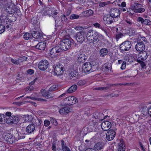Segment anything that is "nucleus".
Listing matches in <instances>:
<instances>
[{"label":"nucleus","mask_w":151,"mask_h":151,"mask_svg":"<svg viewBox=\"0 0 151 151\" xmlns=\"http://www.w3.org/2000/svg\"><path fill=\"white\" fill-rule=\"evenodd\" d=\"M74 41L73 40L66 39L63 40L61 42L60 48L63 51H65L69 49L71 46L72 44H73Z\"/></svg>","instance_id":"1"},{"label":"nucleus","mask_w":151,"mask_h":151,"mask_svg":"<svg viewBox=\"0 0 151 151\" xmlns=\"http://www.w3.org/2000/svg\"><path fill=\"white\" fill-rule=\"evenodd\" d=\"M132 46V43L131 41H126L120 45V49L121 51H127L130 50Z\"/></svg>","instance_id":"2"},{"label":"nucleus","mask_w":151,"mask_h":151,"mask_svg":"<svg viewBox=\"0 0 151 151\" xmlns=\"http://www.w3.org/2000/svg\"><path fill=\"white\" fill-rule=\"evenodd\" d=\"M64 71V67L63 65L60 63L57 64L54 70L55 74L57 76L62 75Z\"/></svg>","instance_id":"3"},{"label":"nucleus","mask_w":151,"mask_h":151,"mask_svg":"<svg viewBox=\"0 0 151 151\" xmlns=\"http://www.w3.org/2000/svg\"><path fill=\"white\" fill-rule=\"evenodd\" d=\"M86 37V33L84 31H81L77 33L76 39L77 41L82 43L85 41Z\"/></svg>","instance_id":"4"},{"label":"nucleus","mask_w":151,"mask_h":151,"mask_svg":"<svg viewBox=\"0 0 151 151\" xmlns=\"http://www.w3.org/2000/svg\"><path fill=\"white\" fill-rule=\"evenodd\" d=\"M49 64V63L47 60H42L38 63V68L40 70L44 71L47 68Z\"/></svg>","instance_id":"5"},{"label":"nucleus","mask_w":151,"mask_h":151,"mask_svg":"<svg viewBox=\"0 0 151 151\" xmlns=\"http://www.w3.org/2000/svg\"><path fill=\"white\" fill-rule=\"evenodd\" d=\"M67 103V104L68 105H73L78 101L77 98L73 96H70L66 98L65 99Z\"/></svg>","instance_id":"6"},{"label":"nucleus","mask_w":151,"mask_h":151,"mask_svg":"<svg viewBox=\"0 0 151 151\" xmlns=\"http://www.w3.org/2000/svg\"><path fill=\"white\" fill-rule=\"evenodd\" d=\"M145 44L142 41L138 40L135 46L136 50L139 52L143 51L145 49Z\"/></svg>","instance_id":"7"},{"label":"nucleus","mask_w":151,"mask_h":151,"mask_svg":"<svg viewBox=\"0 0 151 151\" xmlns=\"http://www.w3.org/2000/svg\"><path fill=\"white\" fill-rule=\"evenodd\" d=\"M109 13L110 16L114 18H116L119 17L120 12L119 9L113 8L110 10Z\"/></svg>","instance_id":"8"},{"label":"nucleus","mask_w":151,"mask_h":151,"mask_svg":"<svg viewBox=\"0 0 151 151\" xmlns=\"http://www.w3.org/2000/svg\"><path fill=\"white\" fill-rule=\"evenodd\" d=\"M61 50L60 47L56 46L51 49L50 52V55H52V57H55L58 55Z\"/></svg>","instance_id":"9"},{"label":"nucleus","mask_w":151,"mask_h":151,"mask_svg":"<svg viewBox=\"0 0 151 151\" xmlns=\"http://www.w3.org/2000/svg\"><path fill=\"white\" fill-rule=\"evenodd\" d=\"M35 126L33 123L29 124L26 128V131L27 134H31L33 133L36 130Z\"/></svg>","instance_id":"10"},{"label":"nucleus","mask_w":151,"mask_h":151,"mask_svg":"<svg viewBox=\"0 0 151 151\" xmlns=\"http://www.w3.org/2000/svg\"><path fill=\"white\" fill-rule=\"evenodd\" d=\"M92 64L90 62H87L84 63L82 66L83 71L84 73L91 72Z\"/></svg>","instance_id":"11"},{"label":"nucleus","mask_w":151,"mask_h":151,"mask_svg":"<svg viewBox=\"0 0 151 151\" xmlns=\"http://www.w3.org/2000/svg\"><path fill=\"white\" fill-rule=\"evenodd\" d=\"M95 32L93 29L89 30L86 33V38L88 42L91 43L93 42V40L94 37Z\"/></svg>","instance_id":"12"},{"label":"nucleus","mask_w":151,"mask_h":151,"mask_svg":"<svg viewBox=\"0 0 151 151\" xmlns=\"http://www.w3.org/2000/svg\"><path fill=\"white\" fill-rule=\"evenodd\" d=\"M116 132L113 129L108 131L106 134V139L108 141L112 140L115 137Z\"/></svg>","instance_id":"13"},{"label":"nucleus","mask_w":151,"mask_h":151,"mask_svg":"<svg viewBox=\"0 0 151 151\" xmlns=\"http://www.w3.org/2000/svg\"><path fill=\"white\" fill-rule=\"evenodd\" d=\"M68 74L69 78L72 80H75L78 75V70H73L69 71Z\"/></svg>","instance_id":"14"},{"label":"nucleus","mask_w":151,"mask_h":151,"mask_svg":"<svg viewBox=\"0 0 151 151\" xmlns=\"http://www.w3.org/2000/svg\"><path fill=\"white\" fill-rule=\"evenodd\" d=\"M102 129L105 131L108 130L111 127V124L110 122L108 121L103 122L101 124Z\"/></svg>","instance_id":"15"},{"label":"nucleus","mask_w":151,"mask_h":151,"mask_svg":"<svg viewBox=\"0 0 151 151\" xmlns=\"http://www.w3.org/2000/svg\"><path fill=\"white\" fill-rule=\"evenodd\" d=\"M32 37L36 39H41L42 37V34L36 29L35 30L31 33Z\"/></svg>","instance_id":"16"},{"label":"nucleus","mask_w":151,"mask_h":151,"mask_svg":"<svg viewBox=\"0 0 151 151\" xmlns=\"http://www.w3.org/2000/svg\"><path fill=\"white\" fill-rule=\"evenodd\" d=\"M137 22H140L142 24L150 25H151V22L149 19H144L143 18L139 17L137 19Z\"/></svg>","instance_id":"17"},{"label":"nucleus","mask_w":151,"mask_h":151,"mask_svg":"<svg viewBox=\"0 0 151 151\" xmlns=\"http://www.w3.org/2000/svg\"><path fill=\"white\" fill-rule=\"evenodd\" d=\"M5 137H6V141L9 143L12 144L15 142L14 137L11 133L7 134L6 135Z\"/></svg>","instance_id":"18"},{"label":"nucleus","mask_w":151,"mask_h":151,"mask_svg":"<svg viewBox=\"0 0 151 151\" xmlns=\"http://www.w3.org/2000/svg\"><path fill=\"white\" fill-rule=\"evenodd\" d=\"M18 117L13 116L10 117V118H9L6 122H7V123L9 124H15L18 122Z\"/></svg>","instance_id":"19"},{"label":"nucleus","mask_w":151,"mask_h":151,"mask_svg":"<svg viewBox=\"0 0 151 151\" xmlns=\"http://www.w3.org/2000/svg\"><path fill=\"white\" fill-rule=\"evenodd\" d=\"M87 57L84 54L79 55L77 57V61L78 62L82 63L85 62L87 59Z\"/></svg>","instance_id":"20"},{"label":"nucleus","mask_w":151,"mask_h":151,"mask_svg":"<svg viewBox=\"0 0 151 151\" xmlns=\"http://www.w3.org/2000/svg\"><path fill=\"white\" fill-rule=\"evenodd\" d=\"M138 55L140 58V59L144 60L147 58L148 56V54L146 51H143L142 52H140Z\"/></svg>","instance_id":"21"},{"label":"nucleus","mask_w":151,"mask_h":151,"mask_svg":"<svg viewBox=\"0 0 151 151\" xmlns=\"http://www.w3.org/2000/svg\"><path fill=\"white\" fill-rule=\"evenodd\" d=\"M70 108L66 106L62 108L59 111L60 113L62 115H66L70 112Z\"/></svg>","instance_id":"22"},{"label":"nucleus","mask_w":151,"mask_h":151,"mask_svg":"<svg viewBox=\"0 0 151 151\" xmlns=\"http://www.w3.org/2000/svg\"><path fill=\"white\" fill-rule=\"evenodd\" d=\"M35 47L39 50H43L45 48L46 43L44 41L40 42L35 46Z\"/></svg>","instance_id":"23"},{"label":"nucleus","mask_w":151,"mask_h":151,"mask_svg":"<svg viewBox=\"0 0 151 151\" xmlns=\"http://www.w3.org/2000/svg\"><path fill=\"white\" fill-rule=\"evenodd\" d=\"M93 13V12L91 9H88L82 12L80 15L81 16L84 17H89L92 15Z\"/></svg>","instance_id":"24"},{"label":"nucleus","mask_w":151,"mask_h":151,"mask_svg":"<svg viewBox=\"0 0 151 151\" xmlns=\"http://www.w3.org/2000/svg\"><path fill=\"white\" fill-rule=\"evenodd\" d=\"M118 151H125L126 147L123 141H121L117 146Z\"/></svg>","instance_id":"25"},{"label":"nucleus","mask_w":151,"mask_h":151,"mask_svg":"<svg viewBox=\"0 0 151 151\" xmlns=\"http://www.w3.org/2000/svg\"><path fill=\"white\" fill-rule=\"evenodd\" d=\"M33 121V122L32 123L34 124L35 126V128L36 129H40L41 128V123L42 122V121L41 119H34Z\"/></svg>","instance_id":"26"},{"label":"nucleus","mask_w":151,"mask_h":151,"mask_svg":"<svg viewBox=\"0 0 151 151\" xmlns=\"http://www.w3.org/2000/svg\"><path fill=\"white\" fill-rule=\"evenodd\" d=\"M104 38L103 36L98 32L95 31L94 37L93 40V42L94 41V40H99L103 39Z\"/></svg>","instance_id":"27"},{"label":"nucleus","mask_w":151,"mask_h":151,"mask_svg":"<svg viewBox=\"0 0 151 151\" xmlns=\"http://www.w3.org/2000/svg\"><path fill=\"white\" fill-rule=\"evenodd\" d=\"M104 146V143L101 142L97 143L94 146L95 149L96 150H101L103 148Z\"/></svg>","instance_id":"28"},{"label":"nucleus","mask_w":151,"mask_h":151,"mask_svg":"<svg viewBox=\"0 0 151 151\" xmlns=\"http://www.w3.org/2000/svg\"><path fill=\"white\" fill-rule=\"evenodd\" d=\"M93 25L95 27L101 29L106 34H107L106 30L103 25H101L100 24L98 23H93Z\"/></svg>","instance_id":"29"},{"label":"nucleus","mask_w":151,"mask_h":151,"mask_svg":"<svg viewBox=\"0 0 151 151\" xmlns=\"http://www.w3.org/2000/svg\"><path fill=\"white\" fill-rule=\"evenodd\" d=\"M103 115L102 113L97 111L94 113L93 115V118L95 119H98L101 120L102 119H101L102 118V116Z\"/></svg>","instance_id":"30"},{"label":"nucleus","mask_w":151,"mask_h":151,"mask_svg":"<svg viewBox=\"0 0 151 151\" xmlns=\"http://www.w3.org/2000/svg\"><path fill=\"white\" fill-rule=\"evenodd\" d=\"M111 65L109 63H107L104 64L103 66V69L105 72H109L110 69Z\"/></svg>","instance_id":"31"},{"label":"nucleus","mask_w":151,"mask_h":151,"mask_svg":"<svg viewBox=\"0 0 151 151\" xmlns=\"http://www.w3.org/2000/svg\"><path fill=\"white\" fill-rule=\"evenodd\" d=\"M99 52L101 56L104 57L107 55L108 53V50L105 48H102L100 50Z\"/></svg>","instance_id":"32"},{"label":"nucleus","mask_w":151,"mask_h":151,"mask_svg":"<svg viewBox=\"0 0 151 151\" xmlns=\"http://www.w3.org/2000/svg\"><path fill=\"white\" fill-rule=\"evenodd\" d=\"M106 19V22L107 24H111L113 22L114 18L110 15L108 17L105 18Z\"/></svg>","instance_id":"33"},{"label":"nucleus","mask_w":151,"mask_h":151,"mask_svg":"<svg viewBox=\"0 0 151 151\" xmlns=\"http://www.w3.org/2000/svg\"><path fill=\"white\" fill-rule=\"evenodd\" d=\"M77 88V85H73L67 90V92L69 93H73L75 91Z\"/></svg>","instance_id":"34"},{"label":"nucleus","mask_w":151,"mask_h":151,"mask_svg":"<svg viewBox=\"0 0 151 151\" xmlns=\"http://www.w3.org/2000/svg\"><path fill=\"white\" fill-rule=\"evenodd\" d=\"M148 109L145 105L144 106L142 107V111H141V113L142 114V116H145L147 115Z\"/></svg>","instance_id":"35"},{"label":"nucleus","mask_w":151,"mask_h":151,"mask_svg":"<svg viewBox=\"0 0 151 151\" xmlns=\"http://www.w3.org/2000/svg\"><path fill=\"white\" fill-rule=\"evenodd\" d=\"M25 121L26 122H33V120H34L33 117L29 115H26L24 117Z\"/></svg>","instance_id":"36"},{"label":"nucleus","mask_w":151,"mask_h":151,"mask_svg":"<svg viewBox=\"0 0 151 151\" xmlns=\"http://www.w3.org/2000/svg\"><path fill=\"white\" fill-rule=\"evenodd\" d=\"M92 68L91 70V72L96 71L98 70V65L95 63L92 62Z\"/></svg>","instance_id":"37"},{"label":"nucleus","mask_w":151,"mask_h":151,"mask_svg":"<svg viewBox=\"0 0 151 151\" xmlns=\"http://www.w3.org/2000/svg\"><path fill=\"white\" fill-rule=\"evenodd\" d=\"M6 11L10 14H13L15 12V11L14 9L9 6L6 8Z\"/></svg>","instance_id":"38"},{"label":"nucleus","mask_w":151,"mask_h":151,"mask_svg":"<svg viewBox=\"0 0 151 151\" xmlns=\"http://www.w3.org/2000/svg\"><path fill=\"white\" fill-rule=\"evenodd\" d=\"M51 94V93L49 90L47 91H43L42 92V95L43 96L45 97H48L47 98H48V97L49 96H50V94Z\"/></svg>","instance_id":"39"},{"label":"nucleus","mask_w":151,"mask_h":151,"mask_svg":"<svg viewBox=\"0 0 151 151\" xmlns=\"http://www.w3.org/2000/svg\"><path fill=\"white\" fill-rule=\"evenodd\" d=\"M32 35H30L29 33L26 32L23 36V38L25 40L29 39L30 38H31Z\"/></svg>","instance_id":"40"},{"label":"nucleus","mask_w":151,"mask_h":151,"mask_svg":"<svg viewBox=\"0 0 151 151\" xmlns=\"http://www.w3.org/2000/svg\"><path fill=\"white\" fill-rule=\"evenodd\" d=\"M97 123L96 121V119L93 117L92 119H91L89 123L90 125L92 126H94Z\"/></svg>","instance_id":"41"},{"label":"nucleus","mask_w":151,"mask_h":151,"mask_svg":"<svg viewBox=\"0 0 151 151\" xmlns=\"http://www.w3.org/2000/svg\"><path fill=\"white\" fill-rule=\"evenodd\" d=\"M102 42L101 40H94V41L91 42L92 43H93L95 46L97 47L99 45H100Z\"/></svg>","instance_id":"42"},{"label":"nucleus","mask_w":151,"mask_h":151,"mask_svg":"<svg viewBox=\"0 0 151 151\" xmlns=\"http://www.w3.org/2000/svg\"><path fill=\"white\" fill-rule=\"evenodd\" d=\"M86 81L84 80H79L77 83L78 86H82L86 84Z\"/></svg>","instance_id":"43"},{"label":"nucleus","mask_w":151,"mask_h":151,"mask_svg":"<svg viewBox=\"0 0 151 151\" xmlns=\"http://www.w3.org/2000/svg\"><path fill=\"white\" fill-rule=\"evenodd\" d=\"M123 34L121 33H117L115 34V38L117 41L121 38L122 37Z\"/></svg>","instance_id":"44"},{"label":"nucleus","mask_w":151,"mask_h":151,"mask_svg":"<svg viewBox=\"0 0 151 151\" xmlns=\"http://www.w3.org/2000/svg\"><path fill=\"white\" fill-rule=\"evenodd\" d=\"M145 11V9L144 8H138L137 9L134 10V12L136 13H142L144 12Z\"/></svg>","instance_id":"45"},{"label":"nucleus","mask_w":151,"mask_h":151,"mask_svg":"<svg viewBox=\"0 0 151 151\" xmlns=\"http://www.w3.org/2000/svg\"><path fill=\"white\" fill-rule=\"evenodd\" d=\"M95 90H108L109 89V87H97L96 88H94Z\"/></svg>","instance_id":"46"},{"label":"nucleus","mask_w":151,"mask_h":151,"mask_svg":"<svg viewBox=\"0 0 151 151\" xmlns=\"http://www.w3.org/2000/svg\"><path fill=\"white\" fill-rule=\"evenodd\" d=\"M141 5L138 3H136L134 4L133 6V9L134 10L137 9L138 8H141Z\"/></svg>","instance_id":"47"},{"label":"nucleus","mask_w":151,"mask_h":151,"mask_svg":"<svg viewBox=\"0 0 151 151\" xmlns=\"http://www.w3.org/2000/svg\"><path fill=\"white\" fill-rule=\"evenodd\" d=\"M110 1H107L106 2H101L99 4V6L101 7H103L106 5H108L110 3Z\"/></svg>","instance_id":"48"},{"label":"nucleus","mask_w":151,"mask_h":151,"mask_svg":"<svg viewBox=\"0 0 151 151\" xmlns=\"http://www.w3.org/2000/svg\"><path fill=\"white\" fill-rule=\"evenodd\" d=\"M79 16L76 14H72L70 16V19H78Z\"/></svg>","instance_id":"49"},{"label":"nucleus","mask_w":151,"mask_h":151,"mask_svg":"<svg viewBox=\"0 0 151 151\" xmlns=\"http://www.w3.org/2000/svg\"><path fill=\"white\" fill-rule=\"evenodd\" d=\"M5 27L4 25L0 24V34L3 33L5 30Z\"/></svg>","instance_id":"50"},{"label":"nucleus","mask_w":151,"mask_h":151,"mask_svg":"<svg viewBox=\"0 0 151 151\" xmlns=\"http://www.w3.org/2000/svg\"><path fill=\"white\" fill-rule=\"evenodd\" d=\"M57 88L55 85H53L50 87L49 89V91L50 92L56 90Z\"/></svg>","instance_id":"51"},{"label":"nucleus","mask_w":151,"mask_h":151,"mask_svg":"<svg viewBox=\"0 0 151 151\" xmlns=\"http://www.w3.org/2000/svg\"><path fill=\"white\" fill-rule=\"evenodd\" d=\"M52 149L53 151H56V147L55 143L53 142L52 144Z\"/></svg>","instance_id":"52"},{"label":"nucleus","mask_w":151,"mask_h":151,"mask_svg":"<svg viewBox=\"0 0 151 151\" xmlns=\"http://www.w3.org/2000/svg\"><path fill=\"white\" fill-rule=\"evenodd\" d=\"M138 62L141 65V66L143 68H145L146 67V65L145 63L143 61H140V60H138Z\"/></svg>","instance_id":"53"},{"label":"nucleus","mask_w":151,"mask_h":151,"mask_svg":"<svg viewBox=\"0 0 151 151\" xmlns=\"http://www.w3.org/2000/svg\"><path fill=\"white\" fill-rule=\"evenodd\" d=\"M61 19L62 22H66L67 20V18L66 17L65 15H64L61 17Z\"/></svg>","instance_id":"54"},{"label":"nucleus","mask_w":151,"mask_h":151,"mask_svg":"<svg viewBox=\"0 0 151 151\" xmlns=\"http://www.w3.org/2000/svg\"><path fill=\"white\" fill-rule=\"evenodd\" d=\"M58 10L56 9H53L52 11V13H51L52 16L54 17V15H56L58 14Z\"/></svg>","instance_id":"55"},{"label":"nucleus","mask_w":151,"mask_h":151,"mask_svg":"<svg viewBox=\"0 0 151 151\" xmlns=\"http://www.w3.org/2000/svg\"><path fill=\"white\" fill-rule=\"evenodd\" d=\"M126 62L125 61H124L122 63V66L121 67V69L122 70L126 68Z\"/></svg>","instance_id":"56"},{"label":"nucleus","mask_w":151,"mask_h":151,"mask_svg":"<svg viewBox=\"0 0 151 151\" xmlns=\"http://www.w3.org/2000/svg\"><path fill=\"white\" fill-rule=\"evenodd\" d=\"M4 114H0V122H4Z\"/></svg>","instance_id":"57"},{"label":"nucleus","mask_w":151,"mask_h":151,"mask_svg":"<svg viewBox=\"0 0 151 151\" xmlns=\"http://www.w3.org/2000/svg\"><path fill=\"white\" fill-rule=\"evenodd\" d=\"M50 122L47 120H45L44 121V125L46 127L48 126L50 124Z\"/></svg>","instance_id":"58"},{"label":"nucleus","mask_w":151,"mask_h":151,"mask_svg":"<svg viewBox=\"0 0 151 151\" xmlns=\"http://www.w3.org/2000/svg\"><path fill=\"white\" fill-rule=\"evenodd\" d=\"M62 149L63 151H71L70 149L67 146L64 147Z\"/></svg>","instance_id":"59"},{"label":"nucleus","mask_w":151,"mask_h":151,"mask_svg":"<svg viewBox=\"0 0 151 151\" xmlns=\"http://www.w3.org/2000/svg\"><path fill=\"white\" fill-rule=\"evenodd\" d=\"M27 73L29 74H32L34 73V70L31 69H29L27 70Z\"/></svg>","instance_id":"60"},{"label":"nucleus","mask_w":151,"mask_h":151,"mask_svg":"<svg viewBox=\"0 0 151 151\" xmlns=\"http://www.w3.org/2000/svg\"><path fill=\"white\" fill-rule=\"evenodd\" d=\"M50 121L51 123H52L53 124L55 125H56L57 124V121L55 119H53L52 118Z\"/></svg>","instance_id":"61"},{"label":"nucleus","mask_w":151,"mask_h":151,"mask_svg":"<svg viewBox=\"0 0 151 151\" xmlns=\"http://www.w3.org/2000/svg\"><path fill=\"white\" fill-rule=\"evenodd\" d=\"M17 60L19 64L22 63L23 61H24V59H23L22 57H20Z\"/></svg>","instance_id":"62"},{"label":"nucleus","mask_w":151,"mask_h":151,"mask_svg":"<svg viewBox=\"0 0 151 151\" xmlns=\"http://www.w3.org/2000/svg\"><path fill=\"white\" fill-rule=\"evenodd\" d=\"M11 61L13 63L15 64L16 65L18 64V63L17 60H16L14 59H11Z\"/></svg>","instance_id":"63"},{"label":"nucleus","mask_w":151,"mask_h":151,"mask_svg":"<svg viewBox=\"0 0 151 151\" xmlns=\"http://www.w3.org/2000/svg\"><path fill=\"white\" fill-rule=\"evenodd\" d=\"M25 137V135H23L22 134H18V139H24Z\"/></svg>","instance_id":"64"}]
</instances>
